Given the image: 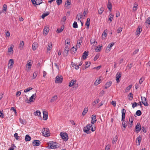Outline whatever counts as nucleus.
Instances as JSON below:
<instances>
[{
	"instance_id": "6e6552de",
	"label": "nucleus",
	"mask_w": 150,
	"mask_h": 150,
	"mask_svg": "<svg viewBox=\"0 0 150 150\" xmlns=\"http://www.w3.org/2000/svg\"><path fill=\"white\" fill-rule=\"evenodd\" d=\"M141 99L142 103L145 106H147L148 105L147 99L145 97H142Z\"/></svg>"
},
{
	"instance_id": "39448f33",
	"label": "nucleus",
	"mask_w": 150,
	"mask_h": 150,
	"mask_svg": "<svg viewBox=\"0 0 150 150\" xmlns=\"http://www.w3.org/2000/svg\"><path fill=\"white\" fill-rule=\"evenodd\" d=\"M62 76L61 75H58L55 79V82L56 83H61L62 82Z\"/></svg>"
},
{
	"instance_id": "de8ad7c7",
	"label": "nucleus",
	"mask_w": 150,
	"mask_h": 150,
	"mask_svg": "<svg viewBox=\"0 0 150 150\" xmlns=\"http://www.w3.org/2000/svg\"><path fill=\"white\" fill-rule=\"evenodd\" d=\"M70 42V40L69 38H67L65 40V43L69 44Z\"/></svg>"
},
{
	"instance_id": "1a4fd4ad",
	"label": "nucleus",
	"mask_w": 150,
	"mask_h": 150,
	"mask_svg": "<svg viewBox=\"0 0 150 150\" xmlns=\"http://www.w3.org/2000/svg\"><path fill=\"white\" fill-rule=\"evenodd\" d=\"M142 31V27L141 26H138L136 32V35L138 36H139L140 33Z\"/></svg>"
},
{
	"instance_id": "e2e57ef3",
	"label": "nucleus",
	"mask_w": 150,
	"mask_h": 150,
	"mask_svg": "<svg viewBox=\"0 0 150 150\" xmlns=\"http://www.w3.org/2000/svg\"><path fill=\"white\" fill-rule=\"evenodd\" d=\"M85 25H86L87 26V28L88 29L90 25V22L88 21H86Z\"/></svg>"
},
{
	"instance_id": "393cba45",
	"label": "nucleus",
	"mask_w": 150,
	"mask_h": 150,
	"mask_svg": "<svg viewBox=\"0 0 150 150\" xmlns=\"http://www.w3.org/2000/svg\"><path fill=\"white\" fill-rule=\"evenodd\" d=\"M77 48H75L74 47H73L71 48V52L72 54L75 53L77 50Z\"/></svg>"
},
{
	"instance_id": "cd10ccee",
	"label": "nucleus",
	"mask_w": 150,
	"mask_h": 150,
	"mask_svg": "<svg viewBox=\"0 0 150 150\" xmlns=\"http://www.w3.org/2000/svg\"><path fill=\"white\" fill-rule=\"evenodd\" d=\"M57 96H54L53 97H52L50 101V102L51 103H52L54 101L56 100L57 99Z\"/></svg>"
},
{
	"instance_id": "0eeeda50",
	"label": "nucleus",
	"mask_w": 150,
	"mask_h": 150,
	"mask_svg": "<svg viewBox=\"0 0 150 150\" xmlns=\"http://www.w3.org/2000/svg\"><path fill=\"white\" fill-rule=\"evenodd\" d=\"M141 126L140 123L138 122L137 123V125L135 127V132L138 133L141 130Z\"/></svg>"
},
{
	"instance_id": "7c9ffc66",
	"label": "nucleus",
	"mask_w": 150,
	"mask_h": 150,
	"mask_svg": "<svg viewBox=\"0 0 150 150\" xmlns=\"http://www.w3.org/2000/svg\"><path fill=\"white\" fill-rule=\"evenodd\" d=\"M38 74V71H36L34 72L33 74V79H35L37 76Z\"/></svg>"
},
{
	"instance_id": "864d4df0",
	"label": "nucleus",
	"mask_w": 150,
	"mask_h": 150,
	"mask_svg": "<svg viewBox=\"0 0 150 150\" xmlns=\"http://www.w3.org/2000/svg\"><path fill=\"white\" fill-rule=\"evenodd\" d=\"M36 43H33L32 45V49L34 51H35L36 49Z\"/></svg>"
},
{
	"instance_id": "ea45409f",
	"label": "nucleus",
	"mask_w": 150,
	"mask_h": 150,
	"mask_svg": "<svg viewBox=\"0 0 150 150\" xmlns=\"http://www.w3.org/2000/svg\"><path fill=\"white\" fill-rule=\"evenodd\" d=\"M40 112L39 110H37L34 113V114L35 115L39 116L40 115Z\"/></svg>"
},
{
	"instance_id": "37998d69",
	"label": "nucleus",
	"mask_w": 150,
	"mask_h": 150,
	"mask_svg": "<svg viewBox=\"0 0 150 150\" xmlns=\"http://www.w3.org/2000/svg\"><path fill=\"white\" fill-rule=\"evenodd\" d=\"M69 52V51H66V50H64L63 52L64 56L66 57L68 56V52Z\"/></svg>"
},
{
	"instance_id": "423d86ee",
	"label": "nucleus",
	"mask_w": 150,
	"mask_h": 150,
	"mask_svg": "<svg viewBox=\"0 0 150 150\" xmlns=\"http://www.w3.org/2000/svg\"><path fill=\"white\" fill-rule=\"evenodd\" d=\"M36 96V93L34 94L28 100H26L25 101L26 103H29L30 102H33L35 100L34 97Z\"/></svg>"
},
{
	"instance_id": "052dcab7",
	"label": "nucleus",
	"mask_w": 150,
	"mask_h": 150,
	"mask_svg": "<svg viewBox=\"0 0 150 150\" xmlns=\"http://www.w3.org/2000/svg\"><path fill=\"white\" fill-rule=\"evenodd\" d=\"M48 117V114L47 115H43V120H46L47 119Z\"/></svg>"
},
{
	"instance_id": "774afa93",
	"label": "nucleus",
	"mask_w": 150,
	"mask_h": 150,
	"mask_svg": "<svg viewBox=\"0 0 150 150\" xmlns=\"http://www.w3.org/2000/svg\"><path fill=\"white\" fill-rule=\"evenodd\" d=\"M21 91H17L16 92V95L17 96H18L21 95Z\"/></svg>"
},
{
	"instance_id": "603ef678",
	"label": "nucleus",
	"mask_w": 150,
	"mask_h": 150,
	"mask_svg": "<svg viewBox=\"0 0 150 150\" xmlns=\"http://www.w3.org/2000/svg\"><path fill=\"white\" fill-rule=\"evenodd\" d=\"M134 6L133 8V9L134 11H136L137 10V8L138 5L136 3H134Z\"/></svg>"
},
{
	"instance_id": "0e129e2a",
	"label": "nucleus",
	"mask_w": 150,
	"mask_h": 150,
	"mask_svg": "<svg viewBox=\"0 0 150 150\" xmlns=\"http://www.w3.org/2000/svg\"><path fill=\"white\" fill-rule=\"evenodd\" d=\"M95 42H96V43H97V42H96L95 41L94 39H91V40L90 43H91V45L93 44Z\"/></svg>"
},
{
	"instance_id": "6ab92c4d",
	"label": "nucleus",
	"mask_w": 150,
	"mask_h": 150,
	"mask_svg": "<svg viewBox=\"0 0 150 150\" xmlns=\"http://www.w3.org/2000/svg\"><path fill=\"white\" fill-rule=\"evenodd\" d=\"M107 8L110 11H111L112 9V5L110 1L109 0H108V4L107 5Z\"/></svg>"
},
{
	"instance_id": "6e6d98bb",
	"label": "nucleus",
	"mask_w": 150,
	"mask_h": 150,
	"mask_svg": "<svg viewBox=\"0 0 150 150\" xmlns=\"http://www.w3.org/2000/svg\"><path fill=\"white\" fill-rule=\"evenodd\" d=\"M138 104V103H137L135 102L134 103H132V107L134 108L135 107L137 106V105Z\"/></svg>"
},
{
	"instance_id": "b1692460",
	"label": "nucleus",
	"mask_w": 150,
	"mask_h": 150,
	"mask_svg": "<svg viewBox=\"0 0 150 150\" xmlns=\"http://www.w3.org/2000/svg\"><path fill=\"white\" fill-rule=\"evenodd\" d=\"M118 138V136L116 135L112 140V143L113 144L116 143V142L117 141Z\"/></svg>"
},
{
	"instance_id": "bf43d9fd",
	"label": "nucleus",
	"mask_w": 150,
	"mask_h": 150,
	"mask_svg": "<svg viewBox=\"0 0 150 150\" xmlns=\"http://www.w3.org/2000/svg\"><path fill=\"white\" fill-rule=\"evenodd\" d=\"M99 56L100 55L99 54H96L94 58V61L96 60L97 59L99 58Z\"/></svg>"
},
{
	"instance_id": "c85d7f7f",
	"label": "nucleus",
	"mask_w": 150,
	"mask_h": 150,
	"mask_svg": "<svg viewBox=\"0 0 150 150\" xmlns=\"http://www.w3.org/2000/svg\"><path fill=\"white\" fill-rule=\"evenodd\" d=\"M24 45V42L23 41H22L21 42L20 44L19 45V46L20 48V50H22L23 48V46Z\"/></svg>"
},
{
	"instance_id": "9d476101",
	"label": "nucleus",
	"mask_w": 150,
	"mask_h": 150,
	"mask_svg": "<svg viewBox=\"0 0 150 150\" xmlns=\"http://www.w3.org/2000/svg\"><path fill=\"white\" fill-rule=\"evenodd\" d=\"M40 142L39 140H35L33 142V144L34 146H38L40 145Z\"/></svg>"
},
{
	"instance_id": "aec40b11",
	"label": "nucleus",
	"mask_w": 150,
	"mask_h": 150,
	"mask_svg": "<svg viewBox=\"0 0 150 150\" xmlns=\"http://www.w3.org/2000/svg\"><path fill=\"white\" fill-rule=\"evenodd\" d=\"M31 62L32 60H30L28 61V63L26 64V67L28 69H30L31 68V66L32 65Z\"/></svg>"
},
{
	"instance_id": "8fccbe9b",
	"label": "nucleus",
	"mask_w": 150,
	"mask_h": 150,
	"mask_svg": "<svg viewBox=\"0 0 150 150\" xmlns=\"http://www.w3.org/2000/svg\"><path fill=\"white\" fill-rule=\"evenodd\" d=\"M132 85L131 84L129 85L127 87L126 89V91H128L130 90L132 87Z\"/></svg>"
},
{
	"instance_id": "9b49d317",
	"label": "nucleus",
	"mask_w": 150,
	"mask_h": 150,
	"mask_svg": "<svg viewBox=\"0 0 150 150\" xmlns=\"http://www.w3.org/2000/svg\"><path fill=\"white\" fill-rule=\"evenodd\" d=\"M9 62L8 67L9 69H11L13 67V65L14 64V61L12 59H11Z\"/></svg>"
},
{
	"instance_id": "473e14b6",
	"label": "nucleus",
	"mask_w": 150,
	"mask_h": 150,
	"mask_svg": "<svg viewBox=\"0 0 150 150\" xmlns=\"http://www.w3.org/2000/svg\"><path fill=\"white\" fill-rule=\"evenodd\" d=\"M83 16V14L82 13L78 14L76 16L77 18H78V20H79L80 19H81L82 18Z\"/></svg>"
},
{
	"instance_id": "5701e85b",
	"label": "nucleus",
	"mask_w": 150,
	"mask_h": 150,
	"mask_svg": "<svg viewBox=\"0 0 150 150\" xmlns=\"http://www.w3.org/2000/svg\"><path fill=\"white\" fill-rule=\"evenodd\" d=\"M31 137L29 135L27 134L26 135L25 139L26 141H29L31 140Z\"/></svg>"
},
{
	"instance_id": "680f3d73",
	"label": "nucleus",
	"mask_w": 150,
	"mask_h": 150,
	"mask_svg": "<svg viewBox=\"0 0 150 150\" xmlns=\"http://www.w3.org/2000/svg\"><path fill=\"white\" fill-rule=\"evenodd\" d=\"M146 23L150 25V17H149L147 18Z\"/></svg>"
},
{
	"instance_id": "58836bf2",
	"label": "nucleus",
	"mask_w": 150,
	"mask_h": 150,
	"mask_svg": "<svg viewBox=\"0 0 150 150\" xmlns=\"http://www.w3.org/2000/svg\"><path fill=\"white\" fill-rule=\"evenodd\" d=\"M142 114L141 111L140 110H137L136 112V114L138 116L141 115H142Z\"/></svg>"
},
{
	"instance_id": "bb28decb",
	"label": "nucleus",
	"mask_w": 150,
	"mask_h": 150,
	"mask_svg": "<svg viewBox=\"0 0 150 150\" xmlns=\"http://www.w3.org/2000/svg\"><path fill=\"white\" fill-rule=\"evenodd\" d=\"M122 126L124 128V130H123V131H124V130H125V128H126L127 125L126 124V122L125 120H122Z\"/></svg>"
},
{
	"instance_id": "412c9836",
	"label": "nucleus",
	"mask_w": 150,
	"mask_h": 150,
	"mask_svg": "<svg viewBox=\"0 0 150 150\" xmlns=\"http://www.w3.org/2000/svg\"><path fill=\"white\" fill-rule=\"evenodd\" d=\"M49 30V29L48 27H46L44 28L43 29V32L44 34H45V35H46L48 33Z\"/></svg>"
},
{
	"instance_id": "c756f323",
	"label": "nucleus",
	"mask_w": 150,
	"mask_h": 150,
	"mask_svg": "<svg viewBox=\"0 0 150 150\" xmlns=\"http://www.w3.org/2000/svg\"><path fill=\"white\" fill-rule=\"evenodd\" d=\"M49 14H50V13L48 11H47V12L46 13H43L42 15V18L43 19L45 17H46V16L48 15Z\"/></svg>"
},
{
	"instance_id": "69168bd1",
	"label": "nucleus",
	"mask_w": 150,
	"mask_h": 150,
	"mask_svg": "<svg viewBox=\"0 0 150 150\" xmlns=\"http://www.w3.org/2000/svg\"><path fill=\"white\" fill-rule=\"evenodd\" d=\"M146 128H145V127L144 126H142V130L144 132H147V130H146Z\"/></svg>"
},
{
	"instance_id": "f3484780",
	"label": "nucleus",
	"mask_w": 150,
	"mask_h": 150,
	"mask_svg": "<svg viewBox=\"0 0 150 150\" xmlns=\"http://www.w3.org/2000/svg\"><path fill=\"white\" fill-rule=\"evenodd\" d=\"M92 118L91 123L92 124H94L97 121L96 119V116L95 115H92Z\"/></svg>"
},
{
	"instance_id": "4468645a",
	"label": "nucleus",
	"mask_w": 150,
	"mask_h": 150,
	"mask_svg": "<svg viewBox=\"0 0 150 150\" xmlns=\"http://www.w3.org/2000/svg\"><path fill=\"white\" fill-rule=\"evenodd\" d=\"M83 39V38L81 37L80 39H79L77 41V45H76L77 48H78V47H80V46L81 45V44L82 42V39Z\"/></svg>"
},
{
	"instance_id": "338daca9",
	"label": "nucleus",
	"mask_w": 150,
	"mask_h": 150,
	"mask_svg": "<svg viewBox=\"0 0 150 150\" xmlns=\"http://www.w3.org/2000/svg\"><path fill=\"white\" fill-rule=\"evenodd\" d=\"M122 27H120L117 30V33H120L122 30Z\"/></svg>"
},
{
	"instance_id": "a211bd4d",
	"label": "nucleus",
	"mask_w": 150,
	"mask_h": 150,
	"mask_svg": "<svg viewBox=\"0 0 150 150\" xmlns=\"http://www.w3.org/2000/svg\"><path fill=\"white\" fill-rule=\"evenodd\" d=\"M76 82V80L72 79L69 83V87L72 86Z\"/></svg>"
},
{
	"instance_id": "a18cd8bd",
	"label": "nucleus",
	"mask_w": 150,
	"mask_h": 150,
	"mask_svg": "<svg viewBox=\"0 0 150 150\" xmlns=\"http://www.w3.org/2000/svg\"><path fill=\"white\" fill-rule=\"evenodd\" d=\"M145 79L144 77H142L139 81V83L140 84H141L142 83V82Z\"/></svg>"
},
{
	"instance_id": "a878e982",
	"label": "nucleus",
	"mask_w": 150,
	"mask_h": 150,
	"mask_svg": "<svg viewBox=\"0 0 150 150\" xmlns=\"http://www.w3.org/2000/svg\"><path fill=\"white\" fill-rule=\"evenodd\" d=\"M71 4V0H67L65 3V6L66 7H68Z\"/></svg>"
},
{
	"instance_id": "c9c22d12",
	"label": "nucleus",
	"mask_w": 150,
	"mask_h": 150,
	"mask_svg": "<svg viewBox=\"0 0 150 150\" xmlns=\"http://www.w3.org/2000/svg\"><path fill=\"white\" fill-rule=\"evenodd\" d=\"M101 80L100 79H99V80H96L95 82L94 83V85L97 86L98 84H99L100 83V81Z\"/></svg>"
},
{
	"instance_id": "4d7b16f0",
	"label": "nucleus",
	"mask_w": 150,
	"mask_h": 150,
	"mask_svg": "<svg viewBox=\"0 0 150 150\" xmlns=\"http://www.w3.org/2000/svg\"><path fill=\"white\" fill-rule=\"evenodd\" d=\"M7 9V5L6 4H4L3 5V11H5V12H6Z\"/></svg>"
},
{
	"instance_id": "f03ea898",
	"label": "nucleus",
	"mask_w": 150,
	"mask_h": 150,
	"mask_svg": "<svg viewBox=\"0 0 150 150\" xmlns=\"http://www.w3.org/2000/svg\"><path fill=\"white\" fill-rule=\"evenodd\" d=\"M42 133L43 135L45 137L49 136L50 135L49 129L47 128H44L42 129Z\"/></svg>"
},
{
	"instance_id": "49530a36",
	"label": "nucleus",
	"mask_w": 150,
	"mask_h": 150,
	"mask_svg": "<svg viewBox=\"0 0 150 150\" xmlns=\"http://www.w3.org/2000/svg\"><path fill=\"white\" fill-rule=\"evenodd\" d=\"M42 2V0H36V5H40Z\"/></svg>"
},
{
	"instance_id": "2f4dec72",
	"label": "nucleus",
	"mask_w": 150,
	"mask_h": 150,
	"mask_svg": "<svg viewBox=\"0 0 150 150\" xmlns=\"http://www.w3.org/2000/svg\"><path fill=\"white\" fill-rule=\"evenodd\" d=\"M113 16H114L112 14V13H110V14L109 15V16H108V17H109L108 19L110 21V22H111L112 21V19L113 18Z\"/></svg>"
},
{
	"instance_id": "dca6fc26",
	"label": "nucleus",
	"mask_w": 150,
	"mask_h": 150,
	"mask_svg": "<svg viewBox=\"0 0 150 150\" xmlns=\"http://www.w3.org/2000/svg\"><path fill=\"white\" fill-rule=\"evenodd\" d=\"M142 136L139 135L138 136L136 139V143L138 145H140L141 142L142 140Z\"/></svg>"
},
{
	"instance_id": "20e7f679",
	"label": "nucleus",
	"mask_w": 150,
	"mask_h": 150,
	"mask_svg": "<svg viewBox=\"0 0 150 150\" xmlns=\"http://www.w3.org/2000/svg\"><path fill=\"white\" fill-rule=\"evenodd\" d=\"M92 125L91 124H88L86 127H84L83 130V131L87 134H89L90 133L89 130L90 129V127H91Z\"/></svg>"
},
{
	"instance_id": "5fc2aeb1",
	"label": "nucleus",
	"mask_w": 150,
	"mask_h": 150,
	"mask_svg": "<svg viewBox=\"0 0 150 150\" xmlns=\"http://www.w3.org/2000/svg\"><path fill=\"white\" fill-rule=\"evenodd\" d=\"M87 111V108H85L82 113V115L83 116H84L86 113Z\"/></svg>"
},
{
	"instance_id": "e433bc0d",
	"label": "nucleus",
	"mask_w": 150,
	"mask_h": 150,
	"mask_svg": "<svg viewBox=\"0 0 150 150\" xmlns=\"http://www.w3.org/2000/svg\"><path fill=\"white\" fill-rule=\"evenodd\" d=\"M73 27L74 28H77L78 27V24L77 23L74 21L73 24Z\"/></svg>"
},
{
	"instance_id": "7ed1b4c3",
	"label": "nucleus",
	"mask_w": 150,
	"mask_h": 150,
	"mask_svg": "<svg viewBox=\"0 0 150 150\" xmlns=\"http://www.w3.org/2000/svg\"><path fill=\"white\" fill-rule=\"evenodd\" d=\"M60 136L62 139L65 141H67L68 139V137L67 134L64 132H62L60 133Z\"/></svg>"
},
{
	"instance_id": "13d9d810",
	"label": "nucleus",
	"mask_w": 150,
	"mask_h": 150,
	"mask_svg": "<svg viewBox=\"0 0 150 150\" xmlns=\"http://www.w3.org/2000/svg\"><path fill=\"white\" fill-rule=\"evenodd\" d=\"M105 91L103 90L101 91L99 93V95L100 96H102L104 94Z\"/></svg>"
},
{
	"instance_id": "4be33fe9",
	"label": "nucleus",
	"mask_w": 150,
	"mask_h": 150,
	"mask_svg": "<svg viewBox=\"0 0 150 150\" xmlns=\"http://www.w3.org/2000/svg\"><path fill=\"white\" fill-rule=\"evenodd\" d=\"M112 83V81H109L108 82H107L105 84V85L104 86L105 88V89H107L111 85Z\"/></svg>"
},
{
	"instance_id": "f704fd0d",
	"label": "nucleus",
	"mask_w": 150,
	"mask_h": 150,
	"mask_svg": "<svg viewBox=\"0 0 150 150\" xmlns=\"http://www.w3.org/2000/svg\"><path fill=\"white\" fill-rule=\"evenodd\" d=\"M104 10V8L103 7H101L100 8V10H98V13L100 15L102 14Z\"/></svg>"
},
{
	"instance_id": "ddd939ff",
	"label": "nucleus",
	"mask_w": 150,
	"mask_h": 150,
	"mask_svg": "<svg viewBox=\"0 0 150 150\" xmlns=\"http://www.w3.org/2000/svg\"><path fill=\"white\" fill-rule=\"evenodd\" d=\"M88 51H85L83 54V55L82 56V58L84 59H85L87 58V56L88 55Z\"/></svg>"
},
{
	"instance_id": "f8f14e48",
	"label": "nucleus",
	"mask_w": 150,
	"mask_h": 150,
	"mask_svg": "<svg viewBox=\"0 0 150 150\" xmlns=\"http://www.w3.org/2000/svg\"><path fill=\"white\" fill-rule=\"evenodd\" d=\"M126 112V110L125 109H123L122 110V121L125 118Z\"/></svg>"
},
{
	"instance_id": "09e8293b",
	"label": "nucleus",
	"mask_w": 150,
	"mask_h": 150,
	"mask_svg": "<svg viewBox=\"0 0 150 150\" xmlns=\"http://www.w3.org/2000/svg\"><path fill=\"white\" fill-rule=\"evenodd\" d=\"M107 30H105L103 32L102 35L103 36H105V37H106L107 36Z\"/></svg>"
},
{
	"instance_id": "c03bdc74",
	"label": "nucleus",
	"mask_w": 150,
	"mask_h": 150,
	"mask_svg": "<svg viewBox=\"0 0 150 150\" xmlns=\"http://www.w3.org/2000/svg\"><path fill=\"white\" fill-rule=\"evenodd\" d=\"M14 137L16 140H18L19 139L20 137L18 136V134L17 133H15L14 135Z\"/></svg>"
},
{
	"instance_id": "a19ab883",
	"label": "nucleus",
	"mask_w": 150,
	"mask_h": 150,
	"mask_svg": "<svg viewBox=\"0 0 150 150\" xmlns=\"http://www.w3.org/2000/svg\"><path fill=\"white\" fill-rule=\"evenodd\" d=\"M64 28H61L60 29L58 28L57 30V32L58 33L61 32L63 30Z\"/></svg>"
},
{
	"instance_id": "72a5a7b5",
	"label": "nucleus",
	"mask_w": 150,
	"mask_h": 150,
	"mask_svg": "<svg viewBox=\"0 0 150 150\" xmlns=\"http://www.w3.org/2000/svg\"><path fill=\"white\" fill-rule=\"evenodd\" d=\"M52 42H50V44H48V47L47 48V50L48 51H50L51 49L52 48Z\"/></svg>"
},
{
	"instance_id": "79ce46f5",
	"label": "nucleus",
	"mask_w": 150,
	"mask_h": 150,
	"mask_svg": "<svg viewBox=\"0 0 150 150\" xmlns=\"http://www.w3.org/2000/svg\"><path fill=\"white\" fill-rule=\"evenodd\" d=\"M33 88L31 87L28 88H27L24 90V92L25 93L31 90Z\"/></svg>"
},
{
	"instance_id": "4c0bfd02",
	"label": "nucleus",
	"mask_w": 150,
	"mask_h": 150,
	"mask_svg": "<svg viewBox=\"0 0 150 150\" xmlns=\"http://www.w3.org/2000/svg\"><path fill=\"white\" fill-rule=\"evenodd\" d=\"M99 101L100 100L99 99H98L94 101L93 104V106H95L96 105L99 103Z\"/></svg>"
},
{
	"instance_id": "3c124183",
	"label": "nucleus",
	"mask_w": 150,
	"mask_h": 150,
	"mask_svg": "<svg viewBox=\"0 0 150 150\" xmlns=\"http://www.w3.org/2000/svg\"><path fill=\"white\" fill-rule=\"evenodd\" d=\"M56 3L58 5H59L62 4V0H57Z\"/></svg>"
},
{
	"instance_id": "2eb2a0df",
	"label": "nucleus",
	"mask_w": 150,
	"mask_h": 150,
	"mask_svg": "<svg viewBox=\"0 0 150 150\" xmlns=\"http://www.w3.org/2000/svg\"><path fill=\"white\" fill-rule=\"evenodd\" d=\"M121 76V74L120 72H118L116 74V79L117 81V83H118L120 82L119 78H120Z\"/></svg>"
},
{
	"instance_id": "f257e3e1",
	"label": "nucleus",
	"mask_w": 150,
	"mask_h": 150,
	"mask_svg": "<svg viewBox=\"0 0 150 150\" xmlns=\"http://www.w3.org/2000/svg\"><path fill=\"white\" fill-rule=\"evenodd\" d=\"M60 144L56 142H50L48 143V147L51 149H56L59 147Z\"/></svg>"
}]
</instances>
